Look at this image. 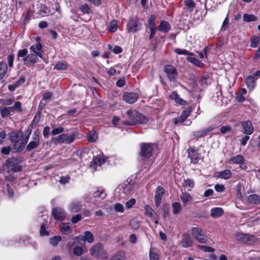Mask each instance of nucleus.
<instances>
[{"mask_svg": "<svg viewBox=\"0 0 260 260\" xmlns=\"http://www.w3.org/2000/svg\"><path fill=\"white\" fill-rule=\"evenodd\" d=\"M128 120H124L122 123L125 125H135L137 124H143L148 121V119L141 113L137 111L128 110L126 112Z\"/></svg>", "mask_w": 260, "mask_h": 260, "instance_id": "nucleus-1", "label": "nucleus"}, {"mask_svg": "<svg viewBox=\"0 0 260 260\" xmlns=\"http://www.w3.org/2000/svg\"><path fill=\"white\" fill-rule=\"evenodd\" d=\"M22 160L20 157H12L7 159L3 165L4 169L5 167L7 168V172H18L21 171V167L17 164L21 162Z\"/></svg>", "mask_w": 260, "mask_h": 260, "instance_id": "nucleus-2", "label": "nucleus"}, {"mask_svg": "<svg viewBox=\"0 0 260 260\" xmlns=\"http://www.w3.org/2000/svg\"><path fill=\"white\" fill-rule=\"evenodd\" d=\"M89 252L91 256L98 258L106 259L108 257L106 251L104 249L103 245L98 243L94 245L89 249Z\"/></svg>", "mask_w": 260, "mask_h": 260, "instance_id": "nucleus-3", "label": "nucleus"}, {"mask_svg": "<svg viewBox=\"0 0 260 260\" xmlns=\"http://www.w3.org/2000/svg\"><path fill=\"white\" fill-rule=\"evenodd\" d=\"M153 150L152 144L151 143H142L141 145L140 156L141 159L145 160L150 158Z\"/></svg>", "mask_w": 260, "mask_h": 260, "instance_id": "nucleus-4", "label": "nucleus"}, {"mask_svg": "<svg viewBox=\"0 0 260 260\" xmlns=\"http://www.w3.org/2000/svg\"><path fill=\"white\" fill-rule=\"evenodd\" d=\"M191 233L193 238L199 243H207L208 242V237L201 229L193 227L191 230Z\"/></svg>", "mask_w": 260, "mask_h": 260, "instance_id": "nucleus-5", "label": "nucleus"}, {"mask_svg": "<svg viewBox=\"0 0 260 260\" xmlns=\"http://www.w3.org/2000/svg\"><path fill=\"white\" fill-rule=\"evenodd\" d=\"M164 71L166 74L167 78L170 81H175L178 77V72L176 69L172 65H165L164 67Z\"/></svg>", "mask_w": 260, "mask_h": 260, "instance_id": "nucleus-6", "label": "nucleus"}, {"mask_svg": "<svg viewBox=\"0 0 260 260\" xmlns=\"http://www.w3.org/2000/svg\"><path fill=\"white\" fill-rule=\"evenodd\" d=\"M254 236L243 233H237L235 235V238L237 241L240 243L246 244H251L254 241Z\"/></svg>", "mask_w": 260, "mask_h": 260, "instance_id": "nucleus-7", "label": "nucleus"}, {"mask_svg": "<svg viewBox=\"0 0 260 260\" xmlns=\"http://www.w3.org/2000/svg\"><path fill=\"white\" fill-rule=\"evenodd\" d=\"M40 144L39 132L36 131L32 135L31 141L27 145L26 150L27 151H31L32 149L37 148Z\"/></svg>", "mask_w": 260, "mask_h": 260, "instance_id": "nucleus-8", "label": "nucleus"}, {"mask_svg": "<svg viewBox=\"0 0 260 260\" xmlns=\"http://www.w3.org/2000/svg\"><path fill=\"white\" fill-rule=\"evenodd\" d=\"M76 136L74 133L71 134L69 136L66 134H61L56 137V142L58 143L65 142L67 144H70L73 142Z\"/></svg>", "mask_w": 260, "mask_h": 260, "instance_id": "nucleus-9", "label": "nucleus"}, {"mask_svg": "<svg viewBox=\"0 0 260 260\" xmlns=\"http://www.w3.org/2000/svg\"><path fill=\"white\" fill-rule=\"evenodd\" d=\"M52 214L54 219L57 220H63L66 218L64 210L61 208H54L52 209Z\"/></svg>", "mask_w": 260, "mask_h": 260, "instance_id": "nucleus-10", "label": "nucleus"}, {"mask_svg": "<svg viewBox=\"0 0 260 260\" xmlns=\"http://www.w3.org/2000/svg\"><path fill=\"white\" fill-rule=\"evenodd\" d=\"M192 110L191 107H189L186 110H184L179 118H176L173 119L174 123L177 124L178 123L183 122L191 112Z\"/></svg>", "mask_w": 260, "mask_h": 260, "instance_id": "nucleus-11", "label": "nucleus"}, {"mask_svg": "<svg viewBox=\"0 0 260 260\" xmlns=\"http://www.w3.org/2000/svg\"><path fill=\"white\" fill-rule=\"evenodd\" d=\"M138 98V94L135 92H125L123 94V100L129 104L134 103Z\"/></svg>", "mask_w": 260, "mask_h": 260, "instance_id": "nucleus-12", "label": "nucleus"}, {"mask_svg": "<svg viewBox=\"0 0 260 260\" xmlns=\"http://www.w3.org/2000/svg\"><path fill=\"white\" fill-rule=\"evenodd\" d=\"M240 123L243 129V133L244 134L249 135L253 133L254 129L250 121H242Z\"/></svg>", "mask_w": 260, "mask_h": 260, "instance_id": "nucleus-13", "label": "nucleus"}, {"mask_svg": "<svg viewBox=\"0 0 260 260\" xmlns=\"http://www.w3.org/2000/svg\"><path fill=\"white\" fill-rule=\"evenodd\" d=\"M128 31H136L141 29V24L138 20L132 19L127 23Z\"/></svg>", "mask_w": 260, "mask_h": 260, "instance_id": "nucleus-14", "label": "nucleus"}, {"mask_svg": "<svg viewBox=\"0 0 260 260\" xmlns=\"http://www.w3.org/2000/svg\"><path fill=\"white\" fill-rule=\"evenodd\" d=\"M165 193L164 189L160 186H157L155 191L154 202L156 207H158L160 204L161 197Z\"/></svg>", "mask_w": 260, "mask_h": 260, "instance_id": "nucleus-15", "label": "nucleus"}, {"mask_svg": "<svg viewBox=\"0 0 260 260\" xmlns=\"http://www.w3.org/2000/svg\"><path fill=\"white\" fill-rule=\"evenodd\" d=\"M106 193L104 190L98 189L93 193V198L94 200L93 202H94V204L97 202L101 201L104 200L106 197Z\"/></svg>", "mask_w": 260, "mask_h": 260, "instance_id": "nucleus-16", "label": "nucleus"}, {"mask_svg": "<svg viewBox=\"0 0 260 260\" xmlns=\"http://www.w3.org/2000/svg\"><path fill=\"white\" fill-rule=\"evenodd\" d=\"M24 63L27 66H29L31 64H34L37 62L38 57L35 54H29L23 58Z\"/></svg>", "mask_w": 260, "mask_h": 260, "instance_id": "nucleus-17", "label": "nucleus"}, {"mask_svg": "<svg viewBox=\"0 0 260 260\" xmlns=\"http://www.w3.org/2000/svg\"><path fill=\"white\" fill-rule=\"evenodd\" d=\"M29 135L26 137L21 142H16L13 145L14 148L17 151L21 152L24 148L25 144L27 143Z\"/></svg>", "mask_w": 260, "mask_h": 260, "instance_id": "nucleus-18", "label": "nucleus"}, {"mask_svg": "<svg viewBox=\"0 0 260 260\" xmlns=\"http://www.w3.org/2000/svg\"><path fill=\"white\" fill-rule=\"evenodd\" d=\"M193 243V240L191 237L187 234H185L183 235V238L182 240V245L184 247H190Z\"/></svg>", "mask_w": 260, "mask_h": 260, "instance_id": "nucleus-19", "label": "nucleus"}, {"mask_svg": "<svg viewBox=\"0 0 260 260\" xmlns=\"http://www.w3.org/2000/svg\"><path fill=\"white\" fill-rule=\"evenodd\" d=\"M144 210H145V214L149 216L152 221H154L155 223H157L158 221L156 219H155L153 214L155 213V211L149 205H145L144 206Z\"/></svg>", "mask_w": 260, "mask_h": 260, "instance_id": "nucleus-20", "label": "nucleus"}, {"mask_svg": "<svg viewBox=\"0 0 260 260\" xmlns=\"http://www.w3.org/2000/svg\"><path fill=\"white\" fill-rule=\"evenodd\" d=\"M82 206L80 202L73 201L71 203L69 209L72 213H77L80 211Z\"/></svg>", "mask_w": 260, "mask_h": 260, "instance_id": "nucleus-21", "label": "nucleus"}, {"mask_svg": "<svg viewBox=\"0 0 260 260\" xmlns=\"http://www.w3.org/2000/svg\"><path fill=\"white\" fill-rule=\"evenodd\" d=\"M23 136L22 132H12L10 133L9 139L12 142L14 143L19 142Z\"/></svg>", "mask_w": 260, "mask_h": 260, "instance_id": "nucleus-22", "label": "nucleus"}, {"mask_svg": "<svg viewBox=\"0 0 260 260\" xmlns=\"http://www.w3.org/2000/svg\"><path fill=\"white\" fill-rule=\"evenodd\" d=\"M170 98L171 99L174 100L175 102L181 105H185L187 104V102L183 100V99H181L177 93L176 92H173L171 93V94L170 95Z\"/></svg>", "mask_w": 260, "mask_h": 260, "instance_id": "nucleus-23", "label": "nucleus"}, {"mask_svg": "<svg viewBox=\"0 0 260 260\" xmlns=\"http://www.w3.org/2000/svg\"><path fill=\"white\" fill-rule=\"evenodd\" d=\"M216 174V177L217 178L225 180L230 178L232 176V173L229 170H225L222 171L218 172Z\"/></svg>", "mask_w": 260, "mask_h": 260, "instance_id": "nucleus-24", "label": "nucleus"}, {"mask_svg": "<svg viewBox=\"0 0 260 260\" xmlns=\"http://www.w3.org/2000/svg\"><path fill=\"white\" fill-rule=\"evenodd\" d=\"M211 216L213 218H217L223 214V210L221 208H212L211 210Z\"/></svg>", "mask_w": 260, "mask_h": 260, "instance_id": "nucleus-25", "label": "nucleus"}, {"mask_svg": "<svg viewBox=\"0 0 260 260\" xmlns=\"http://www.w3.org/2000/svg\"><path fill=\"white\" fill-rule=\"evenodd\" d=\"M8 66L7 63L4 61L0 62V79H3L7 72Z\"/></svg>", "mask_w": 260, "mask_h": 260, "instance_id": "nucleus-26", "label": "nucleus"}, {"mask_svg": "<svg viewBox=\"0 0 260 260\" xmlns=\"http://www.w3.org/2000/svg\"><path fill=\"white\" fill-rule=\"evenodd\" d=\"M247 201L251 204L257 205L260 203V197L256 194H250L248 196Z\"/></svg>", "mask_w": 260, "mask_h": 260, "instance_id": "nucleus-27", "label": "nucleus"}, {"mask_svg": "<svg viewBox=\"0 0 260 260\" xmlns=\"http://www.w3.org/2000/svg\"><path fill=\"white\" fill-rule=\"evenodd\" d=\"M244 161V158L242 155H237L236 156L231 157L229 162L235 164H241Z\"/></svg>", "mask_w": 260, "mask_h": 260, "instance_id": "nucleus-28", "label": "nucleus"}, {"mask_svg": "<svg viewBox=\"0 0 260 260\" xmlns=\"http://www.w3.org/2000/svg\"><path fill=\"white\" fill-rule=\"evenodd\" d=\"M170 24L165 21H162L158 27V30L163 32H166L170 29Z\"/></svg>", "mask_w": 260, "mask_h": 260, "instance_id": "nucleus-29", "label": "nucleus"}, {"mask_svg": "<svg viewBox=\"0 0 260 260\" xmlns=\"http://www.w3.org/2000/svg\"><path fill=\"white\" fill-rule=\"evenodd\" d=\"M256 78H254V76H249L245 79V83L248 88L253 89L255 86V81Z\"/></svg>", "mask_w": 260, "mask_h": 260, "instance_id": "nucleus-30", "label": "nucleus"}, {"mask_svg": "<svg viewBox=\"0 0 260 260\" xmlns=\"http://www.w3.org/2000/svg\"><path fill=\"white\" fill-rule=\"evenodd\" d=\"M11 111L10 107H0V113L2 118H5L11 115Z\"/></svg>", "mask_w": 260, "mask_h": 260, "instance_id": "nucleus-31", "label": "nucleus"}, {"mask_svg": "<svg viewBox=\"0 0 260 260\" xmlns=\"http://www.w3.org/2000/svg\"><path fill=\"white\" fill-rule=\"evenodd\" d=\"M98 134L94 131L89 132L87 135V140L90 143L95 142L98 139Z\"/></svg>", "mask_w": 260, "mask_h": 260, "instance_id": "nucleus-32", "label": "nucleus"}, {"mask_svg": "<svg viewBox=\"0 0 260 260\" xmlns=\"http://www.w3.org/2000/svg\"><path fill=\"white\" fill-rule=\"evenodd\" d=\"M104 162V160L102 157L98 155L93 157L92 161L91 162V166L95 165L94 167L96 168L98 166H101Z\"/></svg>", "mask_w": 260, "mask_h": 260, "instance_id": "nucleus-33", "label": "nucleus"}, {"mask_svg": "<svg viewBox=\"0 0 260 260\" xmlns=\"http://www.w3.org/2000/svg\"><path fill=\"white\" fill-rule=\"evenodd\" d=\"M243 21L250 22L251 21H255L257 20V18L254 15L244 14L243 16Z\"/></svg>", "mask_w": 260, "mask_h": 260, "instance_id": "nucleus-34", "label": "nucleus"}, {"mask_svg": "<svg viewBox=\"0 0 260 260\" xmlns=\"http://www.w3.org/2000/svg\"><path fill=\"white\" fill-rule=\"evenodd\" d=\"M185 5L189 12H192L195 7V4L193 0H184Z\"/></svg>", "mask_w": 260, "mask_h": 260, "instance_id": "nucleus-35", "label": "nucleus"}, {"mask_svg": "<svg viewBox=\"0 0 260 260\" xmlns=\"http://www.w3.org/2000/svg\"><path fill=\"white\" fill-rule=\"evenodd\" d=\"M68 64L66 62L58 61L55 65L54 69L57 70H64L67 69Z\"/></svg>", "mask_w": 260, "mask_h": 260, "instance_id": "nucleus-36", "label": "nucleus"}, {"mask_svg": "<svg viewBox=\"0 0 260 260\" xmlns=\"http://www.w3.org/2000/svg\"><path fill=\"white\" fill-rule=\"evenodd\" d=\"M85 241H87L88 243H92L94 241V237L91 232L85 231L84 232Z\"/></svg>", "mask_w": 260, "mask_h": 260, "instance_id": "nucleus-37", "label": "nucleus"}, {"mask_svg": "<svg viewBox=\"0 0 260 260\" xmlns=\"http://www.w3.org/2000/svg\"><path fill=\"white\" fill-rule=\"evenodd\" d=\"M125 253L123 251H120L115 254L112 257V260H124Z\"/></svg>", "mask_w": 260, "mask_h": 260, "instance_id": "nucleus-38", "label": "nucleus"}, {"mask_svg": "<svg viewBox=\"0 0 260 260\" xmlns=\"http://www.w3.org/2000/svg\"><path fill=\"white\" fill-rule=\"evenodd\" d=\"M197 247L204 252H213L215 251L214 248L208 246L198 245Z\"/></svg>", "mask_w": 260, "mask_h": 260, "instance_id": "nucleus-39", "label": "nucleus"}, {"mask_svg": "<svg viewBox=\"0 0 260 260\" xmlns=\"http://www.w3.org/2000/svg\"><path fill=\"white\" fill-rule=\"evenodd\" d=\"M250 46L252 48L256 47L259 42V38L255 36H252L250 39Z\"/></svg>", "mask_w": 260, "mask_h": 260, "instance_id": "nucleus-40", "label": "nucleus"}, {"mask_svg": "<svg viewBox=\"0 0 260 260\" xmlns=\"http://www.w3.org/2000/svg\"><path fill=\"white\" fill-rule=\"evenodd\" d=\"M129 225L133 229H138L140 226V221L136 218H133L130 220Z\"/></svg>", "mask_w": 260, "mask_h": 260, "instance_id": "nucleus-41", "label": "nucleus"}, {"mask_svg": "<svg viewBox=\"0 0 260 260\" xmlns=\"http://www.w3.org/2000/svg\"><path fill=\"white\" fill-rule=\"evenodd\" d=\"M194 183L192 179H187L186 180H184L183 183V186L184 187L187 188V187H190L192 188L194 187Z\"/></svg>", "mask_w": 260, "mask_h": 260, "instance_id": "nucleus-42", "label": "nucleus"}, {"mask_svg": "<svg viewBox=\"0 0 260 260\" xmlns=\"http://www.w3.org/2000/svg\"><path fill=\"white\" fill-rule=\"evenodd\" d=\"M61 240V237L60 236H54L51 238L49 240V243L51 245L53 246H56L58 242Z\"/></svg>", "mask_w": 260, "mask_h": 260, "instance_id": "nucleus-43", "label": "nucleus"}, {"mask_svg": "<svg viewBox=\"0 0 260 260\" xmlns=\"http://www.w3.org/2000/svg\"><path fill=\"white\" fill-rule=\"evenodd\" d=\"M173 209V213L174 214H178L181 210V205L179 203L175 202L172 204Z\"/></svg>", "mask_w": 260, "mask_h": 260, "instance_id": "nucleus-44", "label": "nucleus"}, {"mask_svg": "<svg viewBox=\"0 0 260 260\" xmlns=\"http://www.w3.org/2000/svg\"><path fill=\"white\" fill-rule=\"evenodd\" d=\"M10 108L11 109L12 111H17L18 112H21L22 111L21 104L20 102H16L14 105L10 107Z\"/></svg>", "mask_w": 260, "mask_h": 260, "instance_id": "nucleus-45", "label": "nucleus"}, {"mask_svg": "<svg viewBox=\"0 0 260 260\" xmlns=\"http://www.w3.org/2000/svg\"><path fill=\"white\" fill-rule=\"evenodd\" d=\"M117 23L116 20L112 21L108 28V30L110 32H113L117 30Z\"/></svg>", "mask_w": 260, "mask_h": 260, "instance_id": "nucleus-46", "label": "nucleus"}, {"mask_svg": "<svg viewBox=\"0 0 260 260\" xmlns=\"http://www.w3.org/2000/svg\"><path fill=\"white\" fill-rule=\"evenodd\" d=\"M188 157L190 159V161L191 163L193 164H197L199 160V154L196 153V154H192L191 155H188Z\"/></svg>", "mask_w": 260, "mask_h": 260, "instance_id": "nucleus-47", "label": "nucleus"}, {"mask_svg": "<svg viewBox=\"0 0 260 260\" xmlns=\"http://www.w3.org/2000/svg\"><path fill=\"white\" fill-rule=\"evenodd\" d=\"M181 199L184 204L191 201L192 198L188 193H183L181 196Z\"/></svg>", "mask_w": 260, "mask_h": 260, "instance_id": "nucleus-48", "label": "nucleus"}, {"mask_svg": "<svg viewBox=\"0 0 260 260\" xmlns=\"http://www.w3.org/2000/svg\"><path fill=\"white\" fill-rule=\"evenodd\" d=\"M208 134L205 130V129H204L201 130L199 132H196L194 134V138H196L197 139V140H198L199 138L203 137L205 136H206Z\"/></svg>", "mask_w": 260, "mask_h": 260, "instance_id": "nucleus-49", "label": "nucleus"}, {"mask_svg": "<svg viewBox=\"0 0 260 260\" xmlns=\"http://www.w3.org/2000/svg\"><path fill=\"white\" fill-rule=\"evenodd\" d=\"M83 249L80 246H76L74 248L73 252V253L78 256L81 255L83 253Z\"/></svg>", "mask_w": 260, "mask_h": 260, "instance_id": "nucleus-50", "label": "nucleus"}, {"mask_svg": "<svg viewBox=\"0 0 260 260\" xmlns=\"http://www.w3.org/2000/svg\"><path fill=\"white\" fill-rule=\"evenodd\" d=\"M175 52L180 55H191V53L189 52L187 50L180 48H176L175 50Z\"/></svg>", "mask_w": 260, "mask_h": 260, "instance_id": "nucleus-51", "label": "nucleus"}, {"mask_svg": "<svg viewBox=\"0 0 260 260\" xmlns=\"http://www.w3.org/2000/svg\"><path fill=\"white\" fill-rule=\"evenodd\" d=\"M114 209L116 212L123 213L124 212V208L120 203H116L114 207Z\"/></svg>", "mask_w": 260, "mask_h": 260, "instance_id": "nucleus-52", "label": "nucleus"}, {"mask_svg": "<svg viewBox=\"0 0 260 260\" xmlns=\"http://www.w3.org/2000/svg\"><path fill=\"white\" fill-rule=\"evenodd\" d=\"M155 17L151 15L148 20V27L150 28L154 27L155 26Z\"/></svg>", "mask_w": 260, "mask_h": 260, "instance_id": "nucleus-53", "label": "nucleus"}, {"mask_svg": "<svg viewBox=\"0 0 260 260\" xmlns=\"http://www.w3.org/2000/svg\"><path fill=\"white\" fill-rule=\"evenodd\" d=\"M70 224V223L63 222L60 223V226L61 230L68 232L71 230Z\"/></svg>", "mask_w": 260, "mask_h": 260, "instance_id": "nucleus-54", "label": "nucleus"}, {"mask_svg": "<svg viewBox=\"0 0 260 260\" xmlns=\"http://www.w3.org/2000/svg\"><path fill=\"white\" fill-rule=\"evenodd\" d=\"M14 55L13 54H9L7 57V61L9 67L12 68L13 66V60Z\"/></svg>", "mask_w": 260, "mask_h": 260, "instance_id": "nucleus-55", "label": "nucleus"}, {"mask_svg": "<svg viewBox=\"0 0 260 260\" xmlns=\"http://www.w3.org/2000/svg\"><path fill=\"white\" fill-rule=\"evenodd\" d=\"M187 59L191 63H193V64L199 66L200 63V61L197 58L193 57H187Z\"/></svg>", "mask_w": 260, "mask_h": 260, "instance_id": "nucleus-56", "label": "nucleus"}, {"mask_svg": "<svg viewBox=\"0 0 260 260\" xmlns=\"http://www.w3.org/2000/svg\"><path fill=\"white\" fill-rule=\"evenodd\" d=\"M232 128L230 126H222L220 128V131L222 134H225L231 131Z\"/></svg>", "mask_w": 260, "mask_h": 260, "instance_id": "nucleus-57", "label": "nucleus"}, {"mask_svg": "<svg viewBox=\"0 0 260 260\" xmlns=\"http://www.w3.org/2000/svg\"><path fill=\"white\" fill-rule=\"evenodd\" d=\"M64 131V129L62 127H59L53 129L52 132V135L53 136L58 135L59 134H61Z\"/></svg>", "mask_w": 260, "mask_h": 260, "instance_id": "nucleus-58", "label": "nucleus"}, {"mask_svg": "<svg viewBox=\"0 0 260 260\" xmlns=\"http://www.w3.org/2000/svg\"><path fill=\"white\" fill-rule=\"evenodd\" d=\"M149 257L150 260H158L159 255L156 252L150 250L149 252Z\"/></svg>", "mask_w": 260, "mask_h": 260, "instance_id": "nucleus-59", "label": "nucleus"}, {"mask_svg": "<svg viewBox=\"0 0 260 260\" xmlns=\"http://www.w3.org/2000/svg\"><path fill=\"white\" fill-rule=\"evenodd\" d=\"M27 53V50L26 49H23L22 50H19L17 53V57L19 58L20 57H25L26 54Z\"/></svg>", "mask_w": 260, "mask_h": 260, "instance_id": "nucleus-60", "label": "nucleus"}, {"mask_svg": "<svg viewBox=\"0 0 260 260\" xmlns=\"http://www.w3.org/2000/svg\"><path fill=\"white\" fill-rule=\"evenodd\" d=\"M228 24H229V18L227 16L222 23V25L221 27V30H225L228 27Z\"/></svg>", "mask_w": 260, "mask_h": 260, "instance_id": "nucleus-61", "label": "nucleus"}, {"mask_svg": "<svg viewBox=\"0 0 260 260\" xmlns=\"http://www.w3.org/2000/svg\"><path fill=\"white\" fill-rule=\"evenodd\" d=\"M82 218V216L80 214H77L73 216L71 218V221L73 223H76L79 221Z\"/></svg>", "mask_w": 260, "mask_h": 260, "instance_id": "nucleus-62", "label": "nucleus"}, {"mask_svg": "<svg viewBox=\"0 0 260 260\" xmlns=\"http://www.w3.org/2000/svg\"><path fill=\"white\" fill-rule=\"evenodd\" d=\"M50 134V128L48 126H46L44 127L43 129V136L46 138L47 139L49 137V135Z\"/></svg>", "mask_w": 260, "mask_h": 260, "instance_id": "nucleus-63", "label": "nucleus"}, {"mask_svg": "<svg viewBox=\"0 0 260 260\" xmlns=\"http://www.w3.org/2000/svg\"><path fill=\"white\" fill-rule=\"evenodd\" d=\"M70 177L68 175L62 176L60 178L59 182L61 184H64L69 181Z\"/></svg>", "mask_w": 260, "mask_h": 260, "instance_id": "nucleus-64", "label": "nucleus"}]
</instances>
